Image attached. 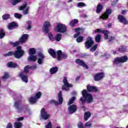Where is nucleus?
I'll use <instances>...</instances> for the list:
<instances>
[{
  "label": "nucleus",
  "mask_w": 128,
  "mask_h": 128,
  "mask_svg": "<svg viewBox=\"0 0 128 128\" xmlns=\"http://www.w3.org/2000/svg\"><path fill=\"white\" fill-rule=\"evenodd\" d=\"M24 52L22 50V46H18L16 48V50L14 52H10L8 54H4L5 56H14L16 58H20L24 56Z\"/></svg>",
  "instance_id": "nucleus-1"
},
{
  "label": "nucleus",
  "mask_w": 128,
  "mask_h": 128,
  "mask_svg": "<svg viewBox=\"0 0 128 128\" xmlns=\"http://www.w3.org/2000/svg\"><path fill=\"white\" fill-rule=\"evenodd\" d=\"M82 94L84 98H81L80 100V102H82V104L87 100L88 104H90L94 100L92 96L90 94L88 93L86 90H84L82 91Z\"/></svg>",
  "instance_id": "nucleus-2"
},
{
  "label": "nucleus",
  "mask_w": 128,
  "mask_h": 128,
  "mask_svg": "<svg viewBox=\"0 0 128 128\" xmlns=\"http://www.w3.org/2000/svg\"><path fill=\"white\" fill-rule=\"evenodd\" d=\"M94 32L98 33V32H102L104 34V38L105 40H108L109 42H112V40H114V37H112L111 36H108V34H110V32L108 30H104L102 29H96L94 31Z\"/></svg>",
  "instance_id": "nucleus-3"
},
{
  "label": "nucleus",
  "mask_w": 128,
  "mask_h": 128,
  "mask_svg": "<svg viewBox=\"0 0 128 128\" xmlns=\"http://www.w3.org/2000/svg\"><path fill=\"white\" fill-rule=\"evenodd\" d=\"M128 56H124L122 57L116 58L113 62L114 64H118L120 62H128Z\"/></svg>",
  "instance_id": "nucleus-4"
},
{
  "label": "nucleus",
  "mask_w": 128,
  "mask_h": 128,
  "mask_svg": "<svg viewBox=\"0 0 128 128\" xmlns=\"http://www.w3.org/2000/svg\"><path fill=\"white\" fill-rule=\"evenodd\" d=\"M36 49L34 48H30L29 50L30 56L28 58V60H32L33 62L36 60V56L34 55L36 54Z\"/></svg>",
  "instance_id": "nucleus-5"
},
{
  "label": "nucleus",
  "mask_w": 128,
  "mask_h": 128,
  "mask_svg": "<svg viewBox=\"0 0 128 128\" xmlns=\"http://www.w3.org/2000/svg\"><path fill=\"white\" fill-rule=\"evenodd\" d=\"M18 10H23V14H28V12H30V6H28V4L25 2L22 6L18 7Z\"/></svg>",
  "instance_id": "nucleus-6"
},
{
  "label": "nucleus",
  "mask_w": 128,
  "mask_h": 128,
  "mask_svg": "<svg viewBox=\"0 0 128 128\" xmlns=\"http://www.w3.org/2000/svg\"><path fill=\"white\" fill-rule=\"evenodd\" d=\"M63 84L64 85L62 86V90H66L68 92L70 90V88H72V84H68V80L66 79V77H64L62 80Z\"/></svg>",
  "instance_id": "nucleus-7"
},
{
  "label": "nucleus",
  "mask_w": 128,
  "mask_h": 128,
  "mask_svg": "<svg viewBox=\"0 0 128 128\" xmlns=\"http://www.w3.org/2000/svg\"><path fill=\"white\" fill-rule=\"evenodd\" d=\"M56 30L58 32H66V26L64 24H58L56 27Z\"/></svg>",
  "instance_id": "nucleus-8"
},
{
  "label": "nucleus",
  "mask_w": 128,
  "mask_h": 128,
  "mask_svg": "<svg viewBox=\"0 0 128 128\" xmlns=\"http://www.w3.org/2000/svg\"><path fill=\"white\" fill-rule=\"evenodd\" d=\"M40 96H42L40 92H37L34 97H31L29 99V102H30V104H36V102H38V100L40 98Z\"/></svg>",
  "instance_id": "nucleus-9"
},
{
  "label": "nucleus",
  "mask_w": 128,
  "mask_h": 128,
  "mask_svg": "<svg viewBox=\"0 0 128 128\" xmlns=\"http://www.w3.org/2000/svg\"><path fill=\"white\" fill-rule=\"evenodd\" d=\"M58 102L55 101L54 100H51V104H54L56 106H58V104H62V91H60L58 94Z\"/></svg>",
  "instance_id": "nucleus-10"
},
{
  "label": "nucleus",
  "mask_w": 128,
  "mask_h": 128,
  "mask_svg": "<svg viewBox=\"0 0 128 128\" xmlns=\"http://www.w3.org/2000/svg\"><path fill=\"white\" fill-rule=\"evenodd\" d=\"M50 22L48 21H46L42 27V30L45 34H48L50 30Z\"/></svg>",
  "instance_id": "nucleus-11"
},
{
  "label": "nucleus",
  "mask_w": 128,
  "mask_h": 128,
  "mask_svg": "<svg viewBox=\"0 0 128 128\" xmlns=\"http://www.w3.org/2000/svg\"><path fill=\"white\" fill-rule=\"evenodd\" d=\"M94 45V39L91 37H88L87 41L85 43V47L88 49Z\"/></svg>",
  "instance_id": "nucleus-12"
},
{
  "label": "nucleus",
  "mask_w": 128,
  "mask_h": 128,
  "mask_svg": "<svg viewBox=\"0 0 128 128\" xmlns=\"http://www.w3.org/2000/svg\"><path fill=\"white\" fill-rule=\"evenodd\" d=\"M40 114L41 116H42V118H43V120H48V118L50 116V114H48V112L46 111V109L44 108L42 109Z\"/></svg>",
  "instance_id": "nucleus-13"
},
{
  "label": "nucleus",
  "mask_w": 128,
  "mask_h": 128,
  "mask_svg": "<svg viewBox=\"0 0 128 128\" xmlns=\"http://www.w3.org/2000/svg\"><path fill=\"white\" fill-rule=\"evenodd\" d=\"M110 14H112V10L107 9L106 12L100 16V18H102V20H108V16Z\"/></svg>",
  "instance_id": "nucleus-14"
},
{
  "label": "nucleus",
  "mask_w": 128,
  "mask_h": 128,
  "mask_svg": "<svg viewBox=\"0 0 128 128\" xmlns=\"http://www.w3.org/2000/svg\"><path fill=\"white\" fill-rule=\"evenodd\" d=\"M57 56H58V60H62V58H64V60H66V58H68V55L64 53H62V50H59L57 52Z\"/></svg>",
  "instance_id": "nucleus-15"
},
{
  "label": "nucleus",
  "mask_w": 128,
  "mask_h": 128,
  "mask_svg": "<svg viewBox=\"0 0 128 128\" xmlns=\"http://www.w3.org/2000/svg\"><path fill=\"white\" fill-rule=\"evenodd\" d=\"M118 18L120 22L124 24H128V21L126 18L123 16L122 15H119Z\"/></svg>",
  "instance_id": "nucleus-16"
},
{
  "label": "nucleus",
  "mask_w": 128,
  "mask_h": 128,
  "mask_svg": "<svg viewBox=\"0 0 128 128\" xmlns=\"http://www.w3.org/2000/svg\"><path fill=\"white\" fill-rule=\"evenodd\" d=\"M103 78H104V74L102 72L98 73L94 76V80L96 82L102 80Z\"/></svg>",
  "instance_id": "nucleus-17"
},
{
  "label": "nucleus",
  "mask_w": 128,
  "mask_h": 128,
  "mask_svg": "<svg viewBox=\"0 0 128 128\" xmlns=\"http://www.w3.org/2000/svg\"><path fill=\"white\" fill-rule=\"evenodd\" d=\"M76 64H79V66H83V68H88V66L86 64H84L82 60L80 59H76Z\"/></svg>",
  "instance_id": "nucleus-18"
},
{
  "label": "nucleus",
  "mask_w": 128,
  "mask_h": 128,
  "mask_svg": "<svg viewBox=\"0 0 128 128\" xmlns=\"http://www.w3.org/2000/svg\"><path fill=\"white\" fill-rule=\"evenodd\" d=\"M68 110L70 114H74V112H76L77 108L76 105H72L68 107Z\"/></svg>",
  "instance_id": "nucleus-19"
},
{
  "label": "nucleus",
  "mask_w": 128,
  "mask_h": 128,
  "mask_svg": "<svg viewBox=\"0 0 128 128\" xmlns=\"http://www.w3.org/2000/svg\"><path fill=\"white\" fill-rule=\"evenodd\" d=\"M75 32L76 34L74 35V38H78V36H80L81 32H82V30L80 28H76L75 29Z\"/></svg>",
  "instance_id": "nucleus-20"
},
{
  "label": "nucleus",
  "mask_w": 128,
  "mask_h": 128,
  "mask_svg": "<svg viewBox=\"0 0 128 128\" xmlns=\"http://www.w3.org/2000/svg\"><path fill=\"white\" fill-rule=\"evenodd\" d=\"M28 34H23L22 37L20 38V42L23 44V42H24L28 40Z\"/></svg>",
  "instance_id": "nucleus-21"
},
{
  "label": "nucleus",
  "mask_w": 128,
  "mask_h": 128,
  "mask_svg": "<svg viewBox=\"0 0 128 128\" xmlns=\"http://www.w3.org/2000/svg\"><path fill=\"white\" fill-rule=\"evenodd\" d=\"M87 90L88 92H98V88H96V87L90 86V85L87 86Z\"/></svg>",
  "instance_id": "nucleus-22"
},
{
  "label": "nucleus",
  "mask_w": 128,
  "mask_h": 128,
  "mask_svg": "<svg viewBox=\"0 0 128 128\" xmlns=\"http://www.w3.org/2000/svg\"><path fill=\"white\" fill-rule=\"evenodd\" d=\"M38 58V64H41L42 62V60H44V54L42 53H39Z\"/></svg>",
  "instance_id": "nucleus-23"
},
{
  "label": "nucleus",
  "mask_w": 128,
  "mask_h": 128,
  "mask_svg": "<svg viewBox=\"0 0 128 128\" xmlns=\"http://www.w3.org/2000/svg\"><path fill=\"white\" fill-rule=\"evenodd\" d=\"M18 26V24L15 22H12L8 26V30H12L14 28H16Z\"/></svg>",
  "instance_id": "nucleus-24"
},
{
  "label": "nucleus",
  "mask_w": 128,
  "mask_h": 128,
  "mask_svg": "<svg viewBox=\"0 0 128 128\" xmlns=\"http://www.w3.org/2000/svg\"><path fill=\"white\" fill-rule=\"evenodd\" d=\"M7 66H8V68H18V65L13 62H8L7 64Z\"/></svg>",
  "instance_id": "nucleus-25"
},
{
  "label": "nucleus",
  "mask_w": 128,
  "mask_h": 128,
  "mask_svg": "<svg viewBox=\"0 0 128 128\" xmlns=\"http://www.w3.org/2000/svg\"><path fill=\"white\" fill-rule=\"evenodd\" d=\"M20 76L22 82H26V84L28 82V76L24 75V73L20 74Z\"/></svg>",
  "instance_id": "nucleus-26"
},
{
  "label": "nucleus",
  "mask_w": 128,
  "mask_h": 128,
  "mask_svg": "<svg viewBox=\"0 0 128 128\" xmlns=\"http://www.w3.org/2000/svg\"><path fill=\"white\" fill-rule=\"evenodd\" d=\"M36 68V65L34 66H27L25 67L24 69V72H28V70H30V68Z\"/></svg>",
  "instance_id": "nucleus-27"
},
{
  "label": "nucleus",
  "mask_w": 128,
  "mask_h": 128,
  "mask_svg": "<svg viewBox=\"0 0 128 128\" xmlns=\"http://www.w3.org/2000/svg\"><path fill=\"white\" fill-rule=\"evenodd\" d=\"M91 116H92V114H90V112H86L84 115V118L85 120H88V118H90Z\"/></svg>",
  "instance_id": "nucleus-28"
},
{
  "label": "nucleus",
  "mask_w": 128,
  "mask_h": 128,
  "mask_svg": "<svg viewBox=\"0 0 128 128\" xmlns=\"http://www.w3.org/2000/svg\"><path fill=\"white\" fill-rule=\"evenodd\" d=\"M48 52L52 56V58H56V52H54V50L52 48L49 49Z\"/></svg>",
  "instance_id": "nucleus-29"
},
{
  "label": "nucleus",
  "mask_w": 128,
  "mask_h": 128,
  "mask_svg": "<svg viewBox=\"0 0 128 128\" xmlns=\"http://www.w3.org/2000/svg\"><path fill=\"white\" fill-rule=\"evenodd\" d=\"M78 20L76 19H74L73 20H72V21H70V26H75L76 24H78Z\"/></svg>",
  "instance_id": "nucleus-30"
},
{
  "label": "nucleus",
  "mask_w": 128,
  "mask_h": 128,
  "mask_svg": "<svg viewBox=\"0 0 128 128\" xmlns=\"http://www.w3.org/2000/svg\"><path fill=\"white\" fill-rule=\"evenodd\" d=\"M58 72V67H53L50 69V72L52 74H56Z\"/></svg>",
  "instance_id": "nucleus-31"
},
{
  "label": "nucleus",
  "mask_w": 128,
  "mask_h": 128,
  "mask_svg": "<svg viewBox=\"0 0 128 128\" xmlns=\"http://www.w3.org/2000/svg\"><path fill=\"white\" fill-rule=\"evenodd\" d=\"M102 6L100 5V4H98L97 6V8H96V12L97 14H100V12H102Z\"/></svg>",
  "instance_id": "nucleus-32"
},
{
  "label": "nucleus",
  "mask_w": 128,
  "mask_h": 128,
  "mask_svg": "<svg viewBox=\"0 0 128 128\" xmlns=\"http://www.w3.org/2000/svg\"><path fill=\"white\" fill-rule=\"evenodd\" d=\"M22 124L20 122H16L14 123V128H22Z\"/></svg>",
  "instance_id": "nucleus-33"
},
{
  "label": "nucleus",
  "mask_w": 128,
  "mask_h": 128,
  "mask_svg": "<svg viewBox=\"0 0 128 128\" xmlns=\"http://www.w3.org/2000/svg\"><path fill=\"white\" fill-rule=\"evenodd\" d=\"M22 0H12L11 3L12 6H16V4H20V2H21Z\"/></svg>",
  "instance_id": "nucleus-34"
},
{
  "label": "nucleus",
  "mask_w": 128,
  "mask_h": 128,
  "mask_svg": "<svg viewBox=\"0 0 128 128\" xmlns=\"http://www.w3.org/2000/svg\"><path fill=\"white\" fill-rule=\"evenodd\" d=\"M55 39L57 42H60V40L62 39V34H58L55 37Z\"/></svg>",
  "instance_id": "nucleus-35"
},
{
  "label": "nucleus",
  "mask_w": 128,
  "mask_h": 128,
  "mask_svg": "<svg viewBox=\"0 0 128 128\" xmlns=\"http://www.w3.org/2000/svg\"><path fill=\"white\" fill-rule=\"evenodd\" d=\"M74 100H76V97H72V98H71L68 102V106H70L72 104L74 103Z\"/></svg>",
  "instance_id": "nucleus-36"
},
{
  "label": "nucleus",
  "mask_w": 128,
  "mask_h": 128,
  "mask_svg": "<svg viewBox=\"0 0 128 128\" xmlns=\"http://www.w3.org/2000/svg\"><path fill=\"white\" fill-rule=\"evenodd\" d=\"M6 34L4 32V30L2 29H0V38H2Z\"/></svg>",
  "instance_id": "nucleus-37"
},
{
  "label": "nucleus",
  "mask_w": 128,
  "mask_h": 128,
  "mask_svg": "<svg viewBox=\"0 0 128 128\" xmlns=\"http://www.w3.org/2000/svg\"><path fill=\"white\" fill-rule=\"evenodd\" d=\"M10 78V75L7 72H4V74L3 76H2V80H6V78Z\"/></svg>",
  "instance_id": "nucleus-38"
},
{
  "label": "nucleus",
  "mask_w": 128,
  "mask_h": 128,
  "mask_svg": "<svg viewBox=\"0 0 128 128\" xmlns=\"http://www.w3.org/2000/svg\"><path fill=\"white\" fill-rule=\"evenodd\" d=\"M10 18V14H5L2 16L3 20H8Z\"/></svg>",
  "instance_id": "nucleus-39"
},
{
  "label": "nucleus",
  "mask_w": 128,
  "mask_h": 128,
  "mask_svg": "<svg viewBox=\"0 0 128 128\" xmlns=\"http://www.w3.org/2000/svg\"><path fill=\"white\" fill-rule=\"evenodd\" d=\"M100 34H98L96 36V38H95V41L96 42H100Z\"/></svg>",
  "instance_id": "nucleus-40"
},
{
  "label": "nucleus",
  "mask_w": 128,
  "mask_h": 128,
  "mask_svg": "<svg viewBox=\"0 0 128 128\" xmlns=\"http://www.w3.org/2000/svg\"><path fill=\"white\" fill-rule=\"evenodd\" d=\"M83 39L84 38L82 36H80L76 38V42H82L83 40Z\"/></svg>",
  "instance_id": "nucleus-41"
},
{
  "label": "nucleus",
  "mask_w": 128,
  "mask_h": 128,
  "mask_svg": "<svg viewBox=\"0 0 128 128\" xmlns=\"http://www.w3.org/2000/svg\"><path fill=\"white\" fill-rule=\"evenodd\" d=\"M10 44H12L13 46H18V44H20V42H10Z\"/></svg>",
  "instance_id": "nucleus-42"
},
{
  "label": "nucleus",
  "mask_w": 128,
  "mask_h": 128,
  "mask_svg": "<svg viewBox=\"0 0 128 128\" xmlns=\"http://www.w3.org/2000/svg\"><path fill=\"white\" fill-rule=\"evenodd\" d=\"M48 36L50 40H54V37L52 33H49L48 34Z\"/></svg>",
  "instance_id": "nucleus-43"
},
{
  "label": "nucleus",
  "mask_w": 128,
  "mask_h": 128,
  "mask_svg": "<svg viewBox=\"0 0 128 128\" xmlns=\"http://www.w3.org/2000/svg\"><path fill=\"white\" fill-rule=\"evenodd\" d=\"M28 26L26 28V30H30V28H32V26H31L32 22L28 21Z\"/></svg>",
  "instance_id": "nucleus-44"
},
{
  "label": "nucleus",
  "mask_w": 128,
  "mask_h": 128,
  "mask_svg": "<svg viewBox=\"0 0 128 128\" xmlns=\"http://www.w3.org/2000/svg\"><path fill=\"white\" fill-rule=\"evenodd\" d=\"M14 16L16 18H20L22 16V14H18V13H15Z\"/></svg>",
  "instance_id": "nucleus-45"
},
{
  "label": "nucleus",
  "mask_w": 128,
  "mask_h": 128,
  "mask_svg": "<svg viewBox=\"0 0 128 128\" xmlns=\"http://www.w3.org/2000/svg\"><path fill=\"white\" fill-rule=\"evenodd\" d=\"M96 48H98V45H94L90 49V52H94Z\"/></svg>",
  "instance_id": "nucleus-46"
},
{
  "label": "nucleus",
  "mask_w": 128,
  "mask_h": 128,
  "mask_svg": "<svg viewBox=\"0 0 128 128\" xmlns=\"http://www.w3.org/2000/svg\"><path fill=\"white\" fill-rule=\"evenodd\" d=\"M52 122H49L45 126V128H52Z\"/></svg>",
  "instance_id": "nucleus-47"
},
{
  "label": "nucleus",
  "mask_w": 128,
  "mask_h": 128,
  "mask_svg": "<svg viewBox=\"0 0 128 128\" xmlns=\"http://www.w3.org/2000/svg\"><path fill=\"white\" fill-rule=\"evenodd\" d=\"M119 52H126V48H120Z\"/></svg>",
  "instance_id": "nucleus-48"
},
{
  "label": "nucleus",
  "mask_w": 128,
  "mask_h": 128,
  "mask_svg": "<svg viewBox=\"0 0 128 128\" xmlns=\"http://www.w3.org/2000/svg\"><path fill=\"white\" fill-rule=\"evenodd\" d=\"M78 128H84V125L82 124V123L81 122H80L78 124Z\"/></svg>",
  "instance_id": "nucleus-49"
},
{
  "label": "nucleus",
  "mask_w": 128,
  "mask_h": 128,
  "mask_svg": "<svg viewBox=\"0 0 128 128\" xmlns=\"http://www.w3.org/2000/svg\"><path fill=\"white\" fill-rule=\"evenodd\" d=\"M78 6H86V4L84 2H79L78 4Z\"/></svg>",
  "instance_id": "nucleus-50"
},
{
  "label": "nucleus",
  "mask_w": 128,
  "mask_h": 128,
  "mask_svg": "<svg viewBox=\"0 0 128 128\" xmlns=\"http://www.w3.org/2000/svg\"><path fill=\"white\" fill-rule=\"evenodd\" d=\"M92 126V124L90 123V122H88L86 124L85 126L86 128H88Z\"/></svg>",
  "instance_id": "nucleus-51"
},
{
  "label": "nucleus",
  "mask_w": 128,
  "mask_h": 128,
  "mask_svg": "<svg viewBox=\"0 0 128 128\" xmlns=\"http://www.w3.org/2000/svg\"><path fill=\"white\" fill-rule=\"evenodd\" d=\"M6 128H12V124L11 123H8L7 124Z\"/></svg>",
  "instance_id": "nucleus-52"
},
{
  "label": "nucleus",
  "mask_w": 128,
  "mask_h": 128,
  "mask_svg": "<svg viewBox=\"0 0 128 128\" xmlns=\"http://www.w3.org/2000/svg\"><path fill=\"white\" fill-rule=\"evenodd\" d=\"M18 106H20V102H16L14 104V106L16 108H18Z\"/></svg>",
  "instance_id": "nucleus-53"
},
{
  "label": "nucleus",
  "mask_w": 128,
  "mask_h": 128,
  "mask_svg": "<svg viewBox=\"0 0 128 128\" xmlns=\"http://www.w3.org/2000/svg\"><path fill=\"white\" fill-rule=\"evenodd\" d=\"M24 120V117H20L19 118H17V120L20 121Z\"/></svg>",
  "instance_id": "nucleus-54"
},
{
  "label": "nucleus",
  "mask_w": 128,
  "mask_h": 128,
  "mask_svg": "<svg viewBox=\"0 0 128 128\" xmlns=\"http://www.w3.org/2000/svg\"><path fill=\"white\" fill-rule=\"evenodd\" d=\"M110 26H112V24H109L107 26V28H110Z\"/></svg>",
  "instance_id": "nucleus-55"
},
{
  "label": "nucleus",
  "mask_w": 128,
  "mask_h": 128,
  "mask_svg": "<svg viewBox=\"0 0 128 128\" xmlns=\"http://www.w3.org/2000/svg\"><path fill=\"white\" fill-rule=\"evenodd\" d=\"M126 12V11H124V10H123L122 12V14H125V12Z\"/></svg>",
  "instance_id": "nucleus-56"
},
{
  "label": "nucleus",
  "mask_w": 128,
  "mask_h": 128,
  "mask_svg": "<svg viewBox=\"0 0 128 128\" xmlns=\"http://www.w3.org/2000/svg\"><path fill=\"white\" fill-rule=\"evenodd\" d=\"M82 108L84 110V109L86 108V107H84V106H83L82 107Z\"/></svg>",
  "instance_id": "nucleus-57"
},
{
  "label": "nucleus",
  "mask_w": 128,
  "mask_h": 128,
  "mask_svg": "<svg viewBox=\"0 0 128 128\" xmlns=\"http://www.w3.org/2000/svg\"><path fill=\"white\" fill-rule=\"evenodd\" d=\"M113 54H116V52H113Z\"/></svg>",
  "instance_id": "nucleus-58"
},
{
  "label": "nucleus",
  "mask_w": 128,
  "mask_h": 128,
  "mask_svg": "<svg viewBox=\"0 0 128 128\" xmlns=\"http://www.w3.org/2000/svg\"><path fill=\"white\" fill-rule=\"evenodd\" d=\"M60 128V126H58L57 128Z\"/></svg>",
  "instance_id": "nucleus-59"
},
{
  "label": "nucleus",
  "mask_w": 128,
  "mask_h": 128,
  "mask_svg": "<svg viewBox=\"0 0 128 128\" xmlns=\"http://www.w3.org/2000/svg\"><path fill=\"white\" fill-rule=\"evenodd\" d=\"M126 128H128V125L126 126Z\"/></svg>",
  "instance_id": "nucleus-60"
},
{
  "label": "nucleus",
  "mask_w": 128,
  "mask_h": 128,
  "mask_svg": "<svg viewBox=\"0 0 128 128\" xmlns=\"http://www.w3.org/2000/svg\"><path fill=\"white\" fill-rule=\"evenodd\" d=\"M69 2H72V0H70Z\"/></svg>",
  "instance_id": "nucleus-61"
},
{
  "label": "nucleus",
  "mask_w": 128,
  "mask_h": 128,
  "mask_svg": "<svg viewBox=\"0 0 128 128\" xmlns=\"http://www.w3.org/2000/svg\"><path fill=\"white\" fill-rule=\"evenodd\" d=\"M20 111V110L18 109V112H19Z\"/></svg>",
  "instance_id": "nucleus-62"
}]
</instances>
